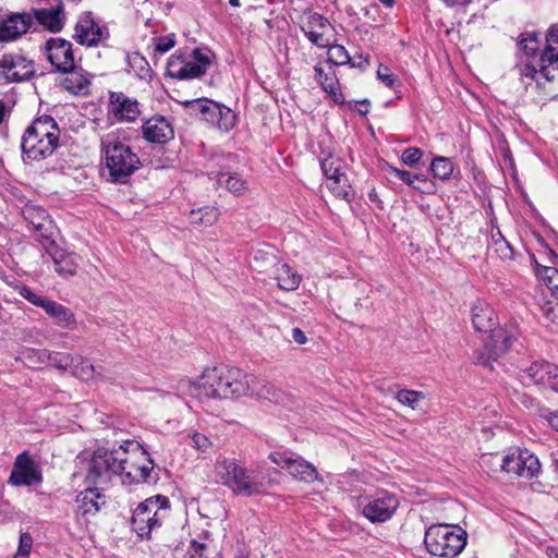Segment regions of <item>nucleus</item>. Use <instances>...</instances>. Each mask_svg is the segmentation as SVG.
<instances>
[{
  "label": "nucleus",
  "mask_w": 558,
  "mask_h": 558,
  "mask_svg": "<svg viewBox=\"0 0 558 558\" xmlns=\"http://www.w3.org/2000/svg\"><path fill=\"white\" fill-rule=\"evenodd\" d=\"M257 378L236 367H214L206 369L195 380L182 378L178 381L177 391L182 396H191L201 401L208 399L240 398L250 395L262 396L257 390Z\"/></svg>",
  "instance_id": "nucleus-1"
},
{
  "label": "nucleus",
  "mask_w": 558,
  "mask_h": 558,
  "mask_svg": "<svg viewBox=\"0 0 558 558\" xmlns=\"http://www.w3.org/2000/svg\"><path fill=\"white\" fill-rule=\"evenodd\" d=\"M213 474L216 483L247 497L260 495L274 485L270 475L262 468L246 469L235 460L225 457L216 460Z\"/></svg>",
  "instance_id": "nucleus-2"
},
{
  "label": "nucleus",
  "mask_w": 558,
  "mask_h": 558,
  "mask_svg": "<svg viewBox=\"0 0 558 558\" xmlns=\"http://www.w3.org/2000/svg\"><path fill=\"white\" fill-rule=\"evenodd\" d=\"M59 128L51 117L36 119L22 137L24 158L39 161L50 157L59 145Z\"/></svg>",
  "instance_id": "nucleus-3"
},
{
  "label": "nucleus",
  "mask_w": 558,
  "mask_h": 558,
  "mask_svg": "<svg viewBox=\"0 0 558 558\" xmlns=\"http://www.w3.org/2000/svg\"><path fill=\"white\" fill-rule=\"evenodd\" d=\"M105 169L112 182H124L140 166V159L114 132L101 137Z\"/></svg>",
  "instance_id": "nucleus-4"
},
{
  "label": "nucleus",
  "mask_w": 558,
  "mask_h": 558,
  "mask_svg": "<svg viewBox=\"0 0 558 558\" xmlns=\"http://www.w3.org/2000/svg\"><path fill=\"white\" fill-rule=\"evenodd\" d=\"M114 475L122 476L125 484L145 482L154 470L147 452L135 440H125L117 448Z\"/></svg>",
  "instance_id": "nucleus-5"
},
{
  "label": "nucleus",
  "mask_w": 558,
  "mask_h": 558,
  "mask_svg": "<svg viewBox=\"0 0 558 558\" xmlns=\"http://www.w3.org/2000/svg\"><path fill=\"white\" fill-rule=\"evenodd\" d=\"M117 448H98L84 451L76 457V475L82 476L88 484H105L114 475Z\"/></svg>",
  "instance_id": "nucleus-6"
},
{
  "label": "nucleus",
  "mask_w": 558,
  "mask_h": 558,
  "mask_svg": "<svg viewBox=\"0 0 558 558\" xmlns=\"http://www.w3.org/2000/svg\"><path fill=\"white\" fill-rule=\"evenodd\" d=\"M466 532L457 524H433L425 532V546L429 554L441 558H454L465 547Z\"/></svg>",
  "instance_id": "nucleus-7"
},
{
  "label": "nucleus",
  "mask_w": 558,
  "mask_h": 558,
  "mask_svg": "<svg viewBox=\"0 0 558 558\" xmlns=\"http://www.w3.org/2000/svg\"><path fill=\"white\" fill-rule=\"evenodd\" d=\"M170 501L168 497L156 495L140 502L133 510L131 525L141 538H148L153 531L160 527L168 518Z\"/></svg>",
  "instance_id": "nucleus-8"
},
{
  "label": "nucleus",
  "mask_w": 558,
  "mask_h": 558,
  "mask_svg": "<svg viewBox=\"0 0 558 558\" xmlns=\"http://www.w3.org/2000/svg\"><path fill=\"white\" fill-rule=\"evenodd\" d=\"M213 61L207 49L196 48L187 54L174 53L167 62V74L179 80L195 78L203 75Z\"/></svg>",
  "instance_id": "nucleus-9"
},
{
  "label": "nucleus",
  "mask_w": 558,
  "mask_h": 558,
  "mask_svg": "<svg viewBox=\"0 0 558 558\" xmlns=\"http://www.w3.org/2000/svg\"><path fill=\"white\" fill-rule=\"evenodd\" d=\"M539 69H536L535 64L527 66L530 71L526 73V77H531L537 84L548 82L555 76L557 68L555 64L558 63V24L553 25L546 33V45L536 59Z\"/></svg>",
  "instance_id": "nucleus-10"
},
{
  "label": "nucleus",
  "mask_w": 558,
  "mask_h": 558,
  "mask_svg": "<svg viewBox=\"0 0 558 558\" xmlns=\"http://www.w3.org/2000/svg\"><path fill=\"white\" fill-rule=\"evenodd\" d=\"M19 294L35 306L43 308L63 329L74 330L77 327L75 314L66 306L33 292L28 287L19 289Z\"/></svg>",
  "instance_id": "nucleus-11"
},
{
  "label": "nucleus",
  "mask_w": 558,
  "mask_h": 558,
  "mask_svg": "<svg viewBox=\"0 0 558 558\" xmlns=\"http://www.w3.org/2000/svg\"><path fill=\"white\" fill-rule=\"evenodd\" d=\"M359 506L363 515L371 522H386L398 509L399 500L396 495L381 490L373 496L361 498Z\"/></svg>",
  "instance_id": "nucleus-12"
},
{
  "label": "nucleus",
  "mask_w": 558,
  "mask_h": 558,
  "mask_svg": "<svg viewBox=\"0 0 558 558\" xmlns=\"http://www.w3.org/2000/svg\"><path fill=\"white\" fill-rule=\"evenodd\" d=\"M269 459L298 481L314 483L320 480L317 469L300 456L291 452H271Z\"/></svg>",
  "instance_id": "nucleus-13"
},
{
  "label": "nucleus",
  "mask_w": 558,
  "mask_h": 558,
  "mask_svg": "<svg viewBox=\"0 0 558 558\" xmlns=\"http://www.w3.org/2000/svg\"><path fill=\"white\" fill-rule=\"evenodd\" d=\"M501 469L508 474L532 478L541 470L538 458L529 450L511 449L502 457Z\"/></svg>",
  "instance_id": "nucleus-14"
},
{
  "label": "nucleus",
  "mask_w": 558,
  "mask_h": 558,
  "mask_svg": "<svg viewBox=\"0 0 558 558\" xmlns=\"http://www.w3.org/2000/svg\"><path fill=\"white\" fill-rule=\"evenodd\" d=\"M43 482V473L38 463L27 451L16 456L9 477L13 486H33Z\"/></svg>",
  "instance_id": "nucleus-15"
},
{
  "label": "nucleus",
  "mask_w": 558,
  "mask_h": 558,
  "mask_svg": "<svg viewBox=\"0 0 558 558\" xmlns=\"http://www.w3.org/2000/svg\"><path fill=\"white\" fill-rule=\"evenodd\" d=\"M34 63L21 53H8L0 59V81L22 82L33 76Z\"/></svg>",
  "instance_id": "nucleus-16"
},
{
  "label": "nucleus",
  "mask_w": 558,
  "mask_h": 558,
  "mask_svg": "<svg viewBox=\"0 0 558 558\" xmlns=\"http://www.w3.org/2000/svg\"><path fill=\"white\" fill-rule=\"evenodd\" d=\"M75 521L82 529H87L92 520L105 505V496L98 488H86L76 496Z\"/></svg>",
  "instance_id": "nucleus-17"
},
{
  "label": "nucleus",
  "mask_w": 558,
  "mask_h": 558,
  "mask_svg": "<svg viewBox=\"0 0 558 558\" xmlns=\"http://www.w3.org/2000/svg\"><path fill=\"white\" fill-rule=\"evenodd\" d=\"M302 29L311 43L319 48H326L331 44L333 28L320 14L306 12L301 19Z\"/></svg>",
  "instance_id": "nucleus-18"
},
{
  "label": "nucleus",
  "mask_w": 558,
  "mask_h": 558,
  "mask_svg": "<svg viewBox=\"0 0 558 558\" xmlns=\"http://www.w3.org/2000/svg\"><path fill=\"white\" fill-rule=\"evenodd\" d=\"M517 340L518 330L514 327L493 330L489 342L485 347V352L477 360L478 363L486 365L490 361H496L504 355Z\"/></svg>",
  "instance_id": "nucleus-19"
},
{
  "label": "nucleus",
  "mask_w": 558,
  "mask_h": 558,
  "mask_svg": "<svg viewBox=\"0 0 558 558\" xmlns=\"http://www.w3.org/2000/svg\"><path fill=\"white\" fill-rule=\"evenodd\" d=\"M522 381L533 384L558 391V366L546 362L537 361L523 371Z\"/></svg>",
  "instance_id": "nucleus-20"
},
{
  "label": "nucleus",
  "mask_w": 558,
  "mask_h": 558,
  "mask_svg": "<svg viewBox=\"0 0 558 558\" xmlns=\"http://www.w3.org/2000/svg\"><path fill=\"white\" fill-rule=\"evenodd\" d=\"M46 54L50 63L60 72H68L74 68V56L71 43L62 38L47 40Z\"/></svg>",
  "instance_id": "nucleus-21"
},
{
  "label": "nucleus",
  "mask_w": 558,
  "mask_h": 558,
  "mask_svg": "<svg viewBox=\"0 0 558 558\" xmlns=\"http://www.w3.org/2000/svg\"><path fill=\"white\" fill-rule=\"evenodd\" d=\"M146 141L163 144L173 137V128L170 121L162 116H154L147 119L142 126Z\"/></svg>",
  "instance_id": "nucleus-22"
},
{
  "label": "nucleus",
  "mask_w": 558,
  "mask_h": 558,
  "mask_svg": "<svg viewBox=\"0 0 558 558\" xmlns=\"http://www.w3.org/2000/svg\"><path fill=\"white\" fill-rule=\"evenodd\" d=\"M207 106L208 108H206L202 120L223 132H228L235 126L236 117L230 108L213 100Z\"/></svg>",
  "instance_id": "nucleus-23"
},
{
  "label": "nucleus",
  "mask_w": 558,
  "mask_h": 558,
  "mask_svg": "<svg viewBox=\"0 0 558 558\" xmlns=\"http://www.w3.org/2000/svg\"><path fill=\"white\" fill-rule=\"evenodd\" d=\"M109 108L110 112L120 121H135L141 113L138 102L122 93L110 95Z\"/></svg>",
  "instance_id": "nucleus-24"
},
{
  "label": "nucleus",
  "mask_w": 558,
  "mask_h": 558,
  "mask_svg": "<svg viewBox=\"0 0 558 558\" xmlns=\"http://www.w3.org/2000/svg\"><path fill=\"white\" fill-rule=\"evenodd\" d=\"M74 37L81 45L96 46L104 38V31L86 14L77 21Z\"/></svg>",
  "instance_id": "nucleus-25"
},
{
  "label": "nucleus",
  "mask_w": 558,
  "mask_h": 558,
  "mask_svg": "<svg viewBox=\"0 0 558 558\" xmlns=\"http://www.w3.org/2000/svg\"><path fill=\"white\" fill-rule=\"evenodd\" d=\"M31 16L26 14L10 15L0 24V40H13L26 33L31 25Z\"/></svg>",
  "instance_id": "nucleus-26"
},
{
  "label": "nucleus",
  "mask_w": 558,
  "mask_h": 558,
  "mask_svg": "<svg viewBox=\"0 0 558 558\" xmlns=\"http://www.w3.org/2000/svg\"><path fill=\"white\" fill-rule=\"evenodd\" d=\"M472 324L477 331H489L496 323V315L492 306L484 301H476L472 306Z\"/></svg>",
  "instance_id": "nucleus-27"
},
{
  "label": "nucleus",
  "mask_w": 558,
  "mask_h": 558,
  "mask_svg": "<svg viewBox=\"0 0 558 558\" xmlns=\"http://www.w3.org/2000/svg\"><path fill=\"white\" fill-rule=\"evenodd\" d=\"M210 177L216 180L217 185L226 187L235 196H241L247 190V184L238 173H231L226 170L210 171Z\"/></svg>",
  "instance_id": "nucleus-28"
},
{
  "label": "nucleus",
  "mask_w": 558,
  "mask_h": 558,
  "mask_svg": "<svg viewBox=\"0 0 558 558\" xmlns=\"http://www.w3.org/2000/svg\"><path fill=\"white\" fill-rule=\"evenodd\" d=\"M34 16L37 22L51 32L61 31L64 23L63 8L58 4L50 9H36Z\"/></svg>",
  "instance_id": "nucleus-29"
},
{
  "label": "nucleus",
  "mask_w": 558,
  "mask_h": 558,
  "mask_svg": "<svg viewBox=\"0 0 558 558\" xmlns=\"http://www.w3.org/2000/svg\"><path fill=\"white\" fill-rule=\"evenodd\" d=\"M314 70L315 78L322 85L323 89L328 93L336 102H342L343 96L340 93L335 71L331 68L325 71L320 65H316Z\"/></svg>",
  "instance_id": "nucleus-30"
},
{
  "label": "nucleus",
  "mask_w": 558,
  "mask_h": 558,
  "mask_svg": "<svg viewBox=\"0 0 558 558\" xmlns=\"http://www.w3.org/2000/svg\"><path fill=\"white\" fill-rule=\"evenodd\" d=\"M278 287L284 291H294L299 288L301 276L288 264H278L275 270Z\"/></svg>",
  "instance_id": "nucleus-31"
},
{
  "label": "nucleus",
  "mask_w": 558,
  "mask_h": 558,
  "mask_svg": "<svg viewBox=\"0 0 558 558\" xmlns=\"http://www.w3.org/2000/svg\"><path fill=\"white\" fill-rule=\"evenodd\" d=\"M66 75L62 80V86L64 89L72 94H86L89 87V78L81 71L69 70L64 72Z\"/></svg>",
  "instance_id": "nucleus-32"
},
{
  "label": "nucleus",
  "mask_w": 558,
  "mask_h": 558,
  "mask_svg": "<svg viewBox=\"0 0 558 558\" xmlns=\"http://www.w3.org/2000/svg\"><path fill=\"white\" fill-rule=\"evenodd\" d=\"M520 45L522 47V50L527 57H531L532 59L523 66L521 73L526 76V73L530 71L527 70V66L531 64H535L536 69H539V65H537L536 59L539 57L537 54V51L539 49V40L538 36L535 33H526L523 35Z\"/></svg>",
  "instance_id": "nucleus-33"
},
{
  "label": "nucleus",
  "mask_w": 558,
  "mask_h": 558,
  "mask_svg": "<svg viewBox=\"0 0 558 558\" xmlns=\"http://www.w3.org/2000/svg\"><path fill=\"white\" fill-rule=\"evenodd\" d=\"M219 217L220 210L216 206H204L198 209H193L190 213L192 223L205 227L215 225Z\"/></svg>",
  "instance_id": "nucleus-34"
},
{
  "label": "nucleus",
  "mask_w": 558,
  "mask_h": 558,
  "mask_svg": "<svg viewBox=\"0 0 558 558\" xmlns=\"http://www.w3.org/2000/svg\"><path fill=\"white\" fill-rule=\"evenodd\" d=\"M31 354H38L40 361H48L49 364L58 369L66 371L74 364V356L64 352H31Z\"/></svg>",
  "instance_id": "nucleus-35"
},
{
  "label": "nucleus",
  "mask_w": 558,
  "mask_h": 558,
  "mask_svg": "<svg viewBox=\"0 0 558 558\" xmlns=\"http://www.w3.org/2000/svg\"><path fill=\"white\" fill-rule=\"evenodd\" d=\"M326 186L338 198L350 201L353 196V190L347 175L330 178L326 182Z\"/></svg>",
  "instance_id": "nucleus-36"
},
{
  "label": "nucleus",
  "mask_w": 558,
  "mask_h": 558,
  "mask_svg": "<svg viewBox=\"0 0 558 558\" xmlns=\"http://www.w3.org/2000/svg\"><path fill=\"white\" fill-rule=\"evenodd\" d=\"M80 256L74 253L61 254L53 257L54 269L60 275H74L78 267Z\"/></svg>",
  "instance_id": "nucleus-37"
},
{
  "label": "nucleus",
  "mask_w": 558,
  "mask_h": 558,
  "mask_svg": "<svg viewBox=\"0 0 558 558\" xmlns=\"http://www.w3.org/2000/svg\"><path fill=\"white\" fill-rule=\"evenodd\" d=\"M396 399L412 410H420L421 403L425 400V395L416 390L401 389L397 391Z\"/></svg>",
  "instance_id": "nucleus-38"
},
{
  "label": "nucleus",
  "mask_w": 558,
  "mask_h": 558,
  "mask_svg": "<svg viewBox=\"0 0 558 558\" xmlns=\"http://www.w3.org/2000/svg\"><path fill=\"white\" fill-rule=\"evenodd\" d=\"M430 171L435 178L447 180L453 172V163L447 157H436L430 163Z\"/></svg>",
  "instance_id": "nucleus-39"
},
{
  "label": "nucleus",
  "mask_w": 558,
  "mask_h": 558,
  "mask_svg": "<svg viewBox=\"0 0 558 558\" xmlns=\"http://www.w3.org/2000/svg\"><path fill=\"white\" fill-rule=\"evenodd\" d=\"M344 162L332 156L324 158L322 161V169L326 177V182L329 181L330 178H340V175H345L343 171Z\"/></svg>",
  "instance_id": "nucleus-40"
},
{
  "label": "nucleus",
  "mask_w": 558,
  "mask_h": 558,
  "mask_svg": "<svg viewBox=\"0 0 558 558\" xmlns=\"http://www.w3.org/2000/svg\"><path fill=\"white\" fill-rule=\"evenodd\" d=\"M72 374L81 380L88 381L94 376V366L82 356H74V364L71 366Z\"/></svg>",
  "instance_id": "nucleus-41"
},
{
  "label": "nucleus",
  "mask_w": 558,
  "mask_h": 558,
  "mask_svg": "<svg viewBox=\"0 0 558 558\" xmlns=\"http://www.w3.org/2000/svg\"><path fill=\"white\" fill-rule=\"evenodd\" d=\"M388 171L398 179H400L402 182L408 184L409 186H412L413 189L416 190L424 191L421 186L415 185L416 181L422 182L424 184L428 182L427 178L422 174H413L407 170H401L392 166L388 167Z\"/></svg>",
  "instance_id": "nucleus-42"
},
{
  "label": "nucleus",
  "mask_w": 558,
  "mask_h": 558,
  "mask_svg": "<svg viewBox=\"0 0 558 558\" xmlns=\"http://www.w3.org/2000/svg\"><path fill=\"white\" fill-rule=\"evenodd\" d=\"M537 277L556 294H558V270L555 267L538 266Z\"/></svg>",
  "instance_id": "nucleus-43"
},
{
  "label": "nucleus",
  "mask_w": 558,
  "mask_h": 558,
  "mask_svg": "<svg viewBox=\"0 0 558 558\" xmlns=\"http://www.w3.org/2000/svg\"><path fill=\"white\" fill-rule=\"evenodd\" d=\"M328 61L333 64L342 65L351 61L347 49L341 45H329Z\"/></svg>",
  "instance_id": "nucleus-44"
},
{
  "label": "nucleus",
  "mask_w": 558,
  "mask_h": 558,
  "mask_svg": "<svg viewBox=\"0 0 558 558\" xmlns=\"http://www.w3.org/2000/svg\"><path fill=\"white\" fill-rule=\"evenodd\" d=\"M128 63L131 69L134 70L135 74L143 77L149 71L148 62L137 52H133L128 56Z\"/></svg>",
  "instance_id": "nucleus-45"
},
{
  "label": "nucleus",
  "mask_w": 558,
  "mask_h": 558,
  "mask_svg": "<svg viewBox=\"0 0 558 558\" xmlns=\"http://www.w3.org/2000/svg\"><path fill=\"white\" fill-rule=\"evenodd\" d=\"M33 547V537L28 533H22L19 541V547L13 558H29Z\"/></svg>",
  "instance_id": "nucleus-46"
},
{
  "label": "nucleus",
  "mask_w": 558,
  "mask_h": 558,
  "mask_svg": "<svg viewBox=\"0 0 558 558\" xmlns=\"http://www.w3.org/2000/svg\"><path fill=\"white\" fill-rule=\"evenodd\" d=\"M210 102V99L207 98H198V99H192L186 100L183 102L184 107H186L192 114H199L201 119L205 114L206 108H208V104Z\"/></svg>",
  "instance_id": "nucleus-47"
},
{
  "label": "nucleus",
  "mask_w": 558,
  "mask_h": 558,
  "mask_svg": "<svg viewBox=\"0 0 558 558\" xmlns=\"http://www.w3.org/2000/svg\"><path fill=\"white\" fill-rule=\"evenodd\" d=\"M26 218L37 230H41L45 226L46 210L43 208H27L25 210Z\"/></svg>",
  "instance_id": "nucleus-48"
},
{
  "label": "nucleus",
  "mask_w": 558,
  "mask_h": 558,
  "mask_svg": "<svg viewBox=\"0 0 558 558\" xmlns=\"http://www.w3.org/2000/svg\"><path fill=\"white\" fill-rule=\"evenodd\" d=\"M423 156V151L417 147H410L402 153V162L409 167H416L420 159Z\"/></svg>",
  "instance_id": "nucleus-49"
},
{
  "label": "nucleus",
  "mask_w": 558,
  "mask_h": 558,
  "mask_svg": "<svg viewBox=\"0 0 558 558\" xmlns=\"http://www.w3.org/2000/svg\"><path fill=\"white\" fill-rule=\"evenodd\" d=\"M175 46L174 34L158 37L155 39V50L159 53H166Z\"/></svg>",
  "instance_id": "nucleus-50"
},
{
  "label": "nucleus",
  "mask_w": 558,
  "mask_h": 558,
  "mask_svg": "<svg viewBox=\"0 0 558 558\" xmlns=\"http://www.w3.org/2000/svg\"><path fill=\"white\" fill-rule=\"evenodd\" d=\"M191 440L192 447L204 453L207 452L211 447L210 439L201 433H193L191 435Z\"/></svg>",
  "instance_id": "nucleus-51"
},
{
  "label": "nucleus",
  "mask_w": 558,
  "mask_h": 558,
  "mask_svg": "<svg viewBox=\"0 0 558 558\" xmlns=\"http://www.w3.org/2000/svg\"><path fill=\"white\" fill-rule=\"evenodd\" d=\"M377 77L387 87H393L396 77L388 66L379 64L377 69Z\"/></svg>",
  "instance_id": "nucleus-52"
},
{
  "label": "nucleus",
  "mask_w": 558,
  "mask_h": 558,
  "mask_svg": "<svg viewBox=\"0 0 558 558\" xmlns=\"http://www.w3.org/2000/svg\"><path fill=\"white\" fill-rule=\"evenodd\" d=\"M43 350L38 349H26L23 352V360L29 367H40L44 364H47L48 361H40L38 354H31V352H41Z\"/></svg>",
  "instance_id": "nucleus-53"
},
{
  "label": "nucleus",
  "mask_w": 558,
  "mask_h": 558,
  "mask_svg": "<svg viewBox=\"0 0 558 558\" xmlns=\"http://www.w3.org/2000/svg\"><path fill=\"white\" fill-rule=\"evenodd\" d=\"M496 252L504 259H508V258L512 257V250H511L510 245L505 241L502 235H500L499 241H496Z\"/></svg>",
  "instance_id": "nucleus-54"
},
{
  "label": "nucleus",
  "mask_w": 558,
  "mask_h": 558,
  "mask_svg": "<svg viewBox=\"0 0 558 558\" xmlns=\"http://www.w3.org/2000/svg\"><path fill=\"white\" fill-rule=\"evenodd\" d=\"M291 338H292L293 342L301 344V345L305 344L307 342V337H306L305 332L299 327L292 328Z\"/></svg>",
  "instance_id": "nucleus-55"
},
{
  "label": "nucleus",
  "mask_w": 558,
  "mask_h": 558,
  "mask_svg": "<svg viewBox=\"0 0 558 558\" xmlns=\"http://www.w3.org/2000/svg\"><path fill=\"white\" fill-rule=\"evenodd\" d=\"M548 423L551 427L558 430V411L553 412L548 415Z\"/></svg>",
  "instance_id": "nucleus-56"
},
{
  "label": "nucleus",
  "mask_w": 558,
  "mask_h": 558,
  "mask_svg": "<svg viewBox=\"0 0 558 558\" xmlns=\"http://www.w3.org/2000/svg\"><path fill=\"white\" fill-rule=\"evenodd\" d=\"M447 7H456L458 4L469 3L471 0H442Z\"/></svg>",
  "instance_id": "nucleus-57"
},
{
  "label": "nucleus",
  "mask_w": 558,
  "mask_h": 558,
  "mask_svg": "<svg viewBox=\"0 0 558 558\" xmlns=\"http://www.w3.org/2000/svg\"><path fill=\"white\" fill-rule=\"evenodd\" d=\"M192 546H193L194 551H195L196 554H202V551H203V550H204V548H205V544H203V543H197L196 541H193V542H192Z\"/></svg>",
  "instance_id": "nucleus-58"
},
{
  "label": "nucleus",
  "mask_w": 558,
  "mask_h": 558,
  "mask_svg": "<svg viewBox=\"0 0 558 558\" xmlns=\"http://www.w3.org/2000/svg\"><path fill=\"white\" fill-rule=\"evenodd\" d=\"M360 106L361 107L359 108V112L361 114H366L368 112L369 105L366 101H364V102H361Z\"/></svg>",
  "instance_id": "nucleus-59"
},
{
  "label": "nucleus",
  "mask_w": 558,
  "mask_h": 558,
  "mask_svg": "<svg viewBox=\"0 0 558 558\" xmlns=\"http://www.w3.org/2000/svg\"><path fill=\"white\" fill-rule=\"evenodd\" d=\"M383 4H385L388 8H391L396 0H379Z\"/></svg>",
  "instance_id": "nucleus-60"
},
{
  "label": "nucleus",
  "mask_w": 558,
  "mask_h": 558,
  "mask_svg": "<svg viewBox=\"0 0 558 558\" xmlns=\"http://www.w3.org/2000/svg\"><path fill=\"white\" fill-rule=\"evenodd\" d=\"M230 5L238 8L240 7V0H229Z\"/></svg>",
  "instance_id": "nucleus-61"
},
{
  "label": "nucleus",
  "mask_w": 558,
  "mask_h": 558,
  "mask_svg": "<svg viewBox=\"0 0 558 558\" xmlns=\"http://www.w3.org/2000/svg\"><path fill=\"white\" fill-rule=\"evenodd\" d=\"M549 558H558V551L556 550H550L549 554H548Z\"/></svg>",
  "instance_id": "nucleus-62"
},
{
  "label": "nucleus",
  "mask_w": 558,
  "mask_h": 558,
  "mask_svg": "<svg viewBox=\"0 0 558 558\" xmlns=\"http://www.w3.org/2000/svg\"><path fill=\"white\" fill-rule=\"evenodd\" d=\"M3 120V107L0 105V123Z\"/></svg>",
  "instance_id": "nucleus-63"
},
{
  "label": "nucleus",
  "mask_w": 558,
  "mask_h": 558,
  "mask_svg": "<svg viewBox=\"0 0 558 558\" xmlns=\"http://www.w3.org/2000/svg\"><path fill=\"white\" fill-rule=\"evenodd\" d=\"M357 62H359L357 63L359 66L363 65V58H362V56H360V59H357Z\"/></svg>",
  "instance_id": "nucleus-64"
}]
</instances>
